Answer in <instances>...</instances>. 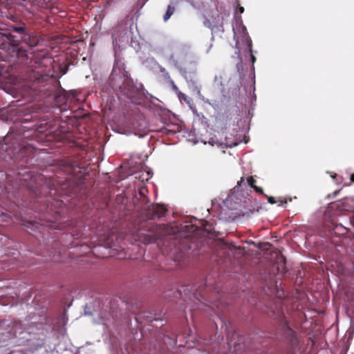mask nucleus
<instances>
[{"label":"nucleus","mask_w":354,"mask_h":354,"mask_svg":"<svg viewBox=\"0 0 354 354\" xmlns=\"http://www.w3.org/2000/svg\"><path fill=\"white\" fill-rule=\"evenodd\" d=\"M248 184L252 187L254 188V187H255V183H256V180L255 179L252 177V176H250L248 178Z\"/></svg>","instance_id":"f8f14e48"},{"label":"nucleus","mask_w":354,"mask_h":354,"mask_svg":"<svg viewBox=\"0 0 354 354\" xmlns=\"http://www.w3.org/2000/svg\"><path fill=\"white\" fill-rule=\"evenodd\" d=\"M251 59H252V62H253V63H254V62H255V60H256L255 57H254V55H251Z\"/></svg>","instance_id":"aec40b11"},{"label":"nucleus","mask_w":354,"mask_h":354,"mask_svg":"<svg viewBox=\"0 0 354 354\" xmlns=\"http://www.w3.org/2000/svg\"><path fill=\"white\" fill-rule=\"evenodd\" d=\"M338 192H339V191H335V192H334V194H335V195H336Z\"/></svg>","instance_id":"412c9836"},{"label":"nucleus","mask_w":354,"mask_h":354,"mask_svg":"<svg viewBox=\"0 0 354 354\" xmlns=\"http://www.w3.org/2000/svg\"><path fill=\"white\" fill-rule=\"evenodd\" d=\"M175 10L174 7L168 6L165 15H164V21H167L171 16L174 14Z\"/></svg>","instance_id":"9d476101"},{"label":"nucleus","mask_w":354,"mask_h":354,"mask_svg":"<svg viewBox=\"0 0 354 354\" xmlns=\"http://www.w3.org/2000/svg\"><path fill=\"white\" fill-rule=\"evenodd\" d=\"M0 55L3 60L17 58L20 62L28 59L27 51L17 44L16 37L10 32L0 33Z\"/></svg>","instance_id":"f03ea898"},{"label":"nucleus","mask_w":354,"mask_h":354,"mask_svg":"<svg viewBox=\"0 0 354 354\" xmlns=\"http://www.w3.org/2000/svg\"><path fill=\"white\" fill-rule=\"evenodd\" d=\"M21 40L31 48L37 46L39 43L38 37L30 29L24 35Z\"/></svg>","instance_id":"0eeeda50"},{"label":"nucleus","mask_w":354,"mask_h":354,"mask_svg":"<svg viewBox=\"0 0 354 354\" xmlns=\"http://www.w3.org/2000/svg\"><path fill=\"white\" fill-rule=\"evenodd\" d=\"M162 226L160 225H153L149 230V234H147L144 238V243L149 244L155 242L156 240L161 238L160 230L162 229Z\"/></svg>","instance_id":"423d86ee"},{"label":"nucleus","mask_w":354,"mask_h":354,"mask_svg":"<svg viewBox=\"0 0 354 354\" xmlns=\"http://www.w3.org/2000/svg\"><path fill=\"white\" fill-rule=\"evenodd\" d=\"M248 43H249L248 46H249L250 50L252 51V49H251L252 48V41L251 40L248 41Z\"/></svg>","instance_id":"a211bd4d"},{"label":"nucleus","mask_w":354,"mask_h":354,"mask_svg":"<svg viewBox=\"0 0 354 354\" xmlns=\"http://www.w3.org/2000/svg\"><path fill=\"white\" fill-rule=\"evenodd\" d=\"M204 230L207 232H211L212 228L208 222L205 221V223L203 225Z\"/></svg>","instance_id":"ddd939ff"},{"label":"nucleus","mask_w":354,"mask_h":354,"mask_svg":"<svg viewBox=\"0 0 354 354\" xmlns=\"http://www.w3.org/2000/svg\"><path fill=\"white\" fill-rule=\"evenodd\" d=\"M109 84L113 90L128 99H135L142 90V85L135 83L124 62L117 59L109 77Z\"/></svg>","instance_id":"f257e3e1"},{"label":"nucleus","mask_w":354,"mask_h":354,"mask_svg":"<svg viewBox=\"0 0 354 354\" xmlns=\"http://www.w3.org/2000/svg\"><path fill=\"white\" fill-rule=\"evenodd\" d=\"M167 212V209L165 205L153 204L149 205L147 208V218L149 220H153L156 218H161L165 216Z\"/></svg>","instance_id":"39448f33"},{"label":"nucleus","mask_w":354,"mask_h":354,"mask_svg":"<svg viewBox=\"0 0 354 354\" xmlns=\"http://www.w3.org/2000/svg\"><path fill=\"white\" fill-rule=\"evenodd\" d=\"M253 189H254L257 193H259V194H261V195H263V196H267L264 194L263 190V189H262L261 187H259L255 186V187H254V188H253Z\"/></svg>","instance_id":"4468645a"},{"label":"nucleus","mask_w":354,"mask_h":354,"mask_svg":"<svg viewBox=\"0 0 354 354\" xmlns=\"http://www.w3.org/2000/svg\"><path fill=\"white\" fill-rule=\"evenodd\" d=\"M30 30V28L26 26V24L23 22H20L17 24L10 25L9 26V30H12L16 33H17L21 39L24 36V35Z\"/></svg>","instance_id":"1a4fd4ad"},{"label":"nucleus","mask_w":354,"mask_h":354,"mask_svg":"<svg viewBox=\"0 0 354 354\" xmlns=\"http://www.w3.org/2000/svg\"><path fill=\"white\" fill-rule=\"evenodd\" d=\"M78 168L80 167L77 163L71 160H65L60 167L61 170L68 175H73L75 173V169Z\"/></svg>","instance_id":"6e6552de"},{"label":"nucleus","mask_w":354,"mask_h":354,"mask_svg":"<svg viewBox=\"0 0 354 354\" xmlns=\"http://www.w3.org/2000/svg\"><path fill=\"white\" fill-rule=\"evenodd\" d=\"M203 24L212 32L223 31V18L218 14L205 18Z\"/></svg>","instance_id":"20e7f679"},{"label":"nucleus","mask_w":354,"mask_h":354,"mask_svg":"<svg viewBox=\"0 0 354 354\" xmlns=\"http://www.w3.org/2000/svg\"><path fill=\"white\" fill-rule=\"evenodd\" d=\"M160 72H161V73H165L166 75H167V76L169 77V74H168V73L166 71V70H165V68H163V67H160Z\"/></svg>","instance_id":"dca6fc26"},{"label":"nucleus","mask_w":354,"mask_h":354,"mask_svg":"<svg viewBox=\"0 0 354 354\" xmlns=\"http://www.w3.org/2000/svg\"><path fill=\"white\" fill-rule=\"evenodd\" d=\"M187 256V252H181L179 255H177L174 257V261H183Z\"/></svg>","instance_id":"9b49d317"},{"label":"nucleus","mask_w":354,"mask_h":354,"mask_svg":"<svg viewBox=\"0 0 354 354\" xmlns=\"http://www.w3.org/2000/svg\"><path fill=\"white\" fill-rule=\"evenodd\" d=\"M350 180L351 182L354 183V173L351 175Z\"/></svg>","instance_id":"6ab92c4d"},{"label":"nucleus","mask_w":354,"mask_h":354,"mask_svg":"<svg viewBox=\"0 0 354 354\" xmlns=\"http://www.w3.org/2000/svg\"><path fill=\"white\" fill-rule=\"evenodd\" d=\"M48 185L50 195L76 196L80 190V185L75 178H52L48 181Z\"/></svg>","instance_id":"7ed1b4c3"},{"label":"nucleus","mask_w":354,"mask_h":354,"mask_svg":"<svg viewBox=\"0 0 354 354\" xmlns=\"http://www.w3.org/2000/svg\"><path fill=\"white\" fill-rule=\"evenodd\" d=\"M268 197V201L270 203V204H275L277 203V201L275 200V198L272 196H267Z\"/></svg>","instance_id":"2eb2a0df"},{"label":"nucleus","mask_w":354,"mask_h":354,"mask_svg":"<svg viewBox=\"0 0 354 354\" xmlns=\"http://www.w3.org/2000/svg\"><path fill=\"white\" fill-rule=\"evenodd\" d=\"M238 10L240 13H243L244 12V8L243 7H239Z\"/></svg>","instance_id":"f3484780"}]
</instances>
